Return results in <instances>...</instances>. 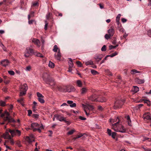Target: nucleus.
I'll return each mask as SVG.
<instances>
[{
    "mask_svg": "<svg viewBox=\"0 0 151 151\" xmlns=\"http://www.w3.org/2000/svg\"><path fill=\"white\" fill-rule=\"evenodd\" d=\"M110 122H116L114 124L111 123V124L112 126V129L116 132H119L122 133H124L126 132L125 128L121 124L119 123V119L117 118L116 120L113 119L110 120Z\"/></svg>",
    "mask_w": 151,
    "mask_h": 151,
    "instance_id": "obj_1",
    "label": "nucleus"
},
{
    "mask_svg": "<svg viewBox=\"0 0 151 151\" xmlns=\"http://www.w3.org/2000/svg\"><path fill=\"white\" fill-rule=\"evenodd\" d=\"M1 116L3 118L4 122L8 121V122H15V121L12 118L10 114L6 111H5L3 114H1Z\"/></svg>",
    "mask_w": 151,
    "mask_h": 151,
    "instance_id": "obj_2",
    "label": "nucleus"
},
{
    "mask_svg": "<svg viewBox=\"0 0 151 151\" xmlns=\"http://www.w3.org/2000/svg\"><path fill=\"white\" fill-rule=\"evenodd\" d=\"M9 132L10 133L12 137L16 136H20L21 134V132L17 129H9Z\"/></svg>",
    "mask_w": 151,
    "mask_h": 151,
    "instance_id": "obj_3",
    "label": "nucleus"
},
{
    "mask_svg": "<svg viewBox=\"0 0 151 151\" xmlns=\"http://www.w3.org/2000/svg\"><path fill=\"white\" fill-rule=\"evenodd\" d=\"M31 127L32 129H33V131L35 132L37 130V129L38 128H44L43 126L42 125H40L37 123H33L31 124Z\"/></svg>",
    "mask_w": 151,
    "mask_h": 151,
    "instance_id": "obj_4",
    "label": "nucleus"
},
{
    "mask_svg": "<svg viewBox=\"0 0 151 151\" xmlns=\"http://www.w3.org/2000/svg\"><path fill=\"white\" fill-rule=\"evenodd\" d=\"M125 101L123 99L122 100H118L115 102L114 106L116 108H120L124 104Z\"/></svg>",
    "mask_w": 151,
    "mask_h": 151,
    "instance_id": "obj_5",
    "label": "nucleus"
},
{
    "mask_svg": "<svg viewBox=\"0 0 151 151\" xmlns=\"http://www.w3.org/2000/svg\"><path fill=\"white\" fill-rule=\"evenodd\" d=\"M33 50L30 47H27L26 48L24 54V56L26 58H27L29 57L31 54L33 53Z\"/></svg>",
    "mask_w": 151,
    "mask_h": 151,
    "instance_id": "obj_6",
    "label": "nucleus"
},
{
    "mask_svg": "<svg viewBox=\"0 0 151 151\" xmlns=\"http://www.w3.org/2000/svg\"><path fill=\"white\" fill-rule=\"evenodd\" d=\"M37 96L39 101L41 103H44L45 101L44 99V96L40 93L37 92Z\"/></svg>",
    "mask_w": 151,
    "mask_h": 151,
    "instance_id": "obj_7",
    "label": "nucleus"
},
{
    "mask_svg": "<svg viewBox=\"0 0 151 151\" xmlns=\"http://www.w3.org/2000/svg\"><path fill=\"white\" fill-rule=\"evenodd\" d=\"M24 91H22V90H21L20 91V92L19 94V96H23L25 95L26 93V91H27L28 87L27 86V85L26 83L24 84Z\"/></svg>",
    "mask_w": 151,
    "mask_h": 151,
    "instance_id": "obj_8",
    "label": "nucleus"
},
{
    "mask_svg": "<svg viewBox=\"0 0 151 151\" xmlns=\"http://www.w3.org/2000/svg\"><path fill=\"white\" fill-rule=\"evenodd\" d=\"M9 132V129L6 130V132L3 134V137L4 139H11L12 138L11 135H10Z\"/></svg>",
    "mask_w": 151,
    "mask_h": 151,
    "instance_id": "obj_9",
    "label": "nucleus"
},
{
    "mask_svg": "<svg viewBox=\"0 0 151 151\" xmlns=\"http://www.w3.org/2000/svg\"><path fill=\"white\" fill-rule=\"evenodd\" d=\"M43 80L46 82V83H48L49 81V75L47 73H44L42 76Z\"/></svg>",
    "mask_w": 151,
    "mask_h": 151,
    "instance_id": "obj_10",
    "label": "nucleus"
},
{
    "mask_svg": "<svg viewBox=\"0 0 151 151\" xmlns=\"http://www.w3.org/2000/svg\"><path fill=\"white\" fill-rule=\"evenodd\" d=\"M0 63L3 66L6 67L9 65L10 62L8 60L4 59L1 60Z\"/></svg>",
    "mask_w": 151,
    "mask_h": 151,
    "instance_id": "obj_11",
    "label": "nucleus"
},
{
    "mask_svg": "<svg viewBox=\"0 0 151 151\" xmlns=\"http://www.w3.org/2000/svg\"><path fill=\"white\" fill-rule=\"evenodd\" d=\"M107 132L109 136H111L113 139L115 138L116 134V132H112L111 130L109 129H107Z\"/></svg>",
    "mask_w": 151,
    "mask_h": 151,
    "instance_id": "obj_12",
    "label": "nucleus"
},
{
    "mask_svg": "<svg viewBox=\"0 0 151 151\" xmlns=\"http://www.w3.org/2000/svg\"><path fill=\"white\" fill-rule=\"evenodd\" d=\"M143 118L144 119L151 120V115L150 113L147 112L145 113L143 115Z\"/></svg>",
    "mask_w": 151,
    "mask_h": 151,
    "instance_id": "obj_13",
    "label": "nucleus"
},
{
    "mask_svg": "<svg viewBox=\"0 0 151 151\" xmlns=\"http://www.w3.org/2000/svg\"><path fill=\"white\" fill-rule=\"evenodd\" d=\"M26 139L29 143L34 141V136L32 134H31L29 136L27 137Z\"/></svg>",
    "mask_w": 151,
    "mask_h": 151,
    "instance_id": "obj_14",
    "label": "nucleus"
},
{
    "mask_svg": "<svg viewBox=\"0 0 151 151\" xmlns=\"http://www.w3.org/2000/svg\"><path fill=\"white\" fill-rule=\"evenodd\" d=\"M32 42L36 45L38 47H40V43L39 40L36 38H33L32 40Z\"/></svg>",
    "mask_w": 151,
    "mask_h": 151,
    "instance_id": "obj_15",
    "label": "nucleus"
},
{
    "mask_svg": "<svg viewBox=\"0 0 151 151\" xmlns=\"http://www.w3.org/2000/svg\"><path fill=\"white\" fill-rule=\"evenodd\" d=\"M98 98L97 95L93 94L89 98V99L92 101H97Z\"/></svg>",
    "mask_w": 151,
    "mask_h": 151,
    "instance_id": "obj_16",
    "label": "nucleus"
},
{
    "mask_svg": "<svg viewBox=\"0 0 151 151\" xmlns=\"http://www.w3.org/2000/svg\"><path fill=\"white\" fill-rule=\"evenodd\" d=\"M55 57L57 60H60L61 58V55L60 52V49H58L57 53H55L54 55Z\"/></svg>",
    "mask_w": 151,
    "mask_h": 151,
    "instance_id": "obj_17",
    "label": "nucleus"
},
{
    "mask_svg": "<svg viewBox=\"0 0 151 151\" xmlns=\"http://www.w3.org/2000/svg\"><path fill=\"white\" fill-rule=\"evenodd\" d=\"M88 90V89L87 87H83L80 90L81 94L82 95H84L87 92Z\"/></svg>",
    "mask_w": 151,
    "mask_h": 151,
    "instance_id": "obj_18",
    "label": "nucleus"
},
{
    "mask_svg": "<svg viewBox=\"0 0 151 151\" xmlns=\"http://www.w3.org/2000/svg\"><path fill=\"white\" fill-rule=\"evenodd\" d=\"M55 117L58 120L60 121H63L65 120V118L63 116L60 115H55Z\"/></svg>",
    "mask_w": 151,
    "mask_h": 151,
    "instance_id": "obj_19",
    "label": "nucleus"
},
{
    "mask_svg": "<svg viewBox=\"0 0 151 151\" xmlns=\"http://www.w3.org/2000/svg\"><path fill=\"white\" fill-rule=\"evenodd\" d=\"M102 55L101 54H96L94 57V58L98 61H99L102 58Z\"/></svg>",
    "mask_w": 151,
    "mask_h": 151,
    "instance_id": "obj_20",
    "label": "nucleus"
},
{
    "mask_svg": "<svg viewBox=\"0 0 151 151\" xmlns=\"http://www.w3.org/2000/svg\"><path fill=\"white\" fill-rule=\"evenodd\" d=\"M107 31L108 34L112 37L114 35L115 32L113 28L108 29Z\"/></svg>",
    "mask_w": 151,
    "mask_h": 151,
    "instance_id": "obj_21",
    "label": "nucleus"
},
{
    "mask_svg": "<svg viewBox=\"0 0 151 151\" xmlns=\"http://www.w3.org/2000/svg\"><path fill=\"white\" fill-rule=\"evenodd\" d=\"M68 88V87H65V88H66L67 89L66 90H64L63 91L65 92H70L71 91H75V89L74 87H70V90H69L68 89H67V88Z\"/></svg>",
    "mask_w": 151,
    "mask_h": 151,
    "instance_id": "obj_22",
    "label": "nucleus"
},
{
    "mask_svg": "<svg viewBox=\"0 0 151 151\" xmlns=\"http://www.w3.org/2000/svg\"><path fill=\"white\" fill-rule=\"evenodd\" d=\"M106 101V99L104 97H99L98 99V101L100 102H104Z\"/></svg>",
    "mask_w": 151,
    "mask_h": 151,
    "instance_id": "obj_23",
    "label": "nucleus"
},
{
    "mask_svg": "<svg viewBox=\"0 0 151 151\" xmlns=\"http://www.w3.org/2000/svg\"><path fill=\"white\" fill-rule=\"evenodd\" d=\"M76 85L77 86L79 87H82L83 83L80 80H77L76 81Z\"/></svg>",
    "mask_w": 151,
    "mask_h": 151,
    "instance_id": "obj_24",
    "label": "nucleus"
},
{
    "mask_svg": "<svg viewBox=\"0 0 151 151\" xmlns=\"http://www.w3.org/2000/svg\"><path fill=\"white\" fill-rule=\"evenodd\" d=\"M136 81L137 83L139 84H141L144 83L145 80L144 79H141L137 78L136 79Z\"/></svg>",
    "mask_w": 151,
    "mask_h": 151,
    "instance_id": "obj_25",
    "label": "nucleus"
},
{
    "mask_svg": "<svg viewBox=\"0 0 151 151\" xmlns=\"http://www.w3.org/2000/svg\"><path fill=\"white\" fill-rule=\"evenodd\" d=\"M69 61L68 62V65L69 66V67L70 68H72L73 67V64L72 62V60L71 58H69Z\"/></svg>",
    "mask_w": 151,
    "mask_h": 151,
    "instance_id": "obj_26",
    "label": "nucleus"
},
{
    "mask_svg": "<svg viewBox=\"0 0 151 151\" xmlns=\"http://www.w3.org/2000/svg\"><path fill=\"white\" fill-rule=\"evenodd\" d=\"M121 16V14H119L116 17V22L118 25L119 24V20Z\"/></svg>",
    "mask_w": 151,
    "mask_h": 151,
    "instance_id": "obj_27",
    "label": "nucleus"
},
{
    "mask_svg": "<svg viewBox=\"0 0 151 151\" xmlns=\"http://www.w3.org/2000/svg\"><path fill=\"white\" fill-rule=\"evenodd\" d=\"M132 90L134 93H136L139 91V88L137 86H134L132 89Z\"/></svg>",
    "mask_w": 151,
    "mask_h": 151,
    "instance_id": "obj_28",
    "label": "nucleus"
},
{
    "mask_svg": "<svg viewBox=\"0 0 151 151\" xmlns=\"http://www.w3.org/2000/svg\"><path fill=\"white\" fill-rule=\"evenodd\" d=\"M144 101V103L147 104L148 106H150L151 105V102L149 100L143 99L142 100Z\"/></svg>",
    "mask_w": 151,
    "mask_h": 151,
    "instance_id": "obj_29",
    "label": "nucleus"
},
{
    "mask_svg": "<svg viewBox=\"0 0 151 151\" xmlns=\"http://www.w3.org/2000/svg\"><path fill=\"white\" fill-rule=\"evenodd\" d=\"M23 101L24 99L22 98H21L17 100V102L20 103L23 106H24Z\"/></svg>",
    "mask_w": 151,
    "mask_h": 151,
    "instance_id": "obj_30",
    "label": "nucleus"
},
{
    "mask_svg": "<svg viewBox=\"0 0 151 151\" xmlns=\"http://www.w3.org/2000/svg\"><path fill=\"white\" fill-rule=\"evenodd\" d=\"M127 122H128V124L129 126H132V124H131V121L130 120V118L129 116H128L126 117Z\"/></svg>",
    "mask_w": 151,
    "mask_h": 151,
    "instance_id": "obj_31",
    "label": "nucleus"
},
{
    "mask_svg": "<svg viewBox=\"0 0 151 151\" xmlns=\"http://www.w3.org/2000/svg\"><path fill=\"white\" fill-rule=\"evenodd\" d=\"M47 83L48 84L51 86H53L55 84V83L53 80H52L50 81H49Z\"/></svg>",
    "mask_w": 151,
    "mask_h": 151,
    "instance_id": "obj_32",
    "label": "nucleus"
},
{
    "mask_svg": "<svg viewBox=\"0 0 151 151\" xmlns=\"http://www.w3.org/2000/svg\"><path fill=\"white\" fill-rule=\"evenodd\" d=\"M85 64L86 65L93 64V62L92 60H90L85 62Z\"/></svg>",
    "mask_w": 151,
    "mask_h": 151,
    "instance_id": "obj_33",
    "label": "nucleus"
},
{
    "mask_svg": "<svg viewBox=\"0 0 151 151\" xmlns=\"http://www.w3.org/2000/svg\"><path fill=\"white\" fill-rule=\"evenodd\" d=\"M48 66L49 67L52 68L54 67L55 64L54 63L51 62L50 61L49 62V63L48 64Z\"/></svg>",
    "mask_w": 151,
    "mask_h": 151,
    "instance_id": "obj_34",
    "label": "nucleus"
},
{
    "mask_svg": "<svg viewBox=\"0 0 151 151\" xmlns=\"http://www.w3.org/2000/svg\"><path fill=\"white\" fill-rule=\"evenodd\" d=\"M58 49H58L57 45H55L53 47V48L52 50L54 52H56L58 51Z\"/></svg>",
    "mask_w": 151,
    "mask_h": 151,
    "instance_id": "obj_35",
    "label": "nucleus"
},
{
    "mask_svg": "<svg viewBox=\"0 0 151 151\" xmlns=\"http://www.w3.org/2000/svg\"><path fill=\"white\" fill-rule=\"evenodd\" d=\"M118 54V53L116 52H115L114 53L109 55H107V56H109L111 57H113L117 55Z\"/></svg>",
    "mask_w": 151,
    "mask_h": 151,
    "instance_id": "obj_36",
    "label": "nucleus"
},
{
    "mask_svg": "<svg viewBox=\"0 0 151 151\" xmlns=\"http://www.w3.org/2000/svg\"><path fill=\"white\" fill-rule=\"evenodd\" d=\"M139 72L136 70L135 69H133L131 70V73L132 74H134L136 73H139Z\"/></svg>",
    "mask_w": 151,
    "mask_h": 151,
    "instance_id": "obj_37",
    "label": "nucleus"
},
{
    "mask_svg": "<svg viewBox=\"0 0 151 151\" xmlns=\"http://www.w3.org/2000/svg\"><path fill=\"white\" fill-rule=\"evenodd\" d=\"M110 35H109L106 34L105 35V38L106 40H108L111 37Z\"/></svg>",
    "mask_w": 151,
    "mask_h": 151,
    "instance_id": "obj_38",
    "label": "nucleus"
},
{
    "mask_svg": "<svg viewBox=\"0 0 151 151\" xmlns=\"http://www.w3.org/2000/svg\"><path fill=\"white\" fill-rule=\"evenodd\" d=\"M6 103L5 102L2 101H0V105L1 106H4Z\"/></svg>",
    "mask_w": 151,
    "mask_h": 151,
    "instance_id": "obj_39",
    "label": "nucleus"
},
{
    "mask_svg": "<svg viewBox=\"0 0 151 151\" xmlns=\"http://www.w3.org/2000/svg\"><path fill=\"white\" fill-rule=\"evenodd\" d=\"M87 108H88V110H92L93 109V106L91 105H88L87 106Z\"/></svg>",
    "mask_w": 151,
    "mask_h": 151,
    "instance_id": "obj_40",
    "label": "nucleus"
},
{
    "mask_svg": "<svg viewBox=\"0 0 151 151\" xmlns=\"http://www.w3.org/2000/svg\"><path fill=\"white\" fill-rule=\"evenodd\" d=\"M24 84L22 85H20L19 87V91H20L21 90H22V91H24Z\"/></svg>",
    "mask_w": 151,
    "mask_h": 151,
    "instance_id": "obj_41",
    "label": "nucleus"
},
{
    "mask_svg": "<svg viewBox=\"0 0 151 151\" xmlns=\"http://www.w3.org/2000/svg\"><path fill=\"white\" fill-rule=\"evenodd\" d=\"M32 117L35 119H37L39 117V115L37 114H33L32 115Z\"/></svg>",
    "mask_w": 151,
    "mask_h": 151,
    "instance_id": "obj_42",
    "label": "nucleus"
},
{
    "mask_svg": "<svg viewBox=\"0 0 151 151\" xmlns=\"http://www.w3.org/2000/svg\"><path fill=\"white\" fill-rule=\"evenodd\" d=\"M91 73L94 75H96L98 73V72L97 71L93 70H91Z\"/></svg>",
    "mask_w": 151,
    "mask_h": 151,
    "instance_id": "obj_43",
    "label": "nucleus"
},
{
    "mask_svg": "<svg viewBox=\"0 0 151 151\" xmlns=\"http://www.w3.org/2000/svg\"><path fill=\"white\" fill-rule=\"evenodd\" d=\"M8 73L11 75H14L15 73L14 71L12 70H10L8 71Z\"/></svg>",
    "mask_w": 151,
    "mask_h": 151,
    "instance_id": "obj_44",
    "label": "nucleus"
},
{
    "mask_svg": "<svg viewBox=\"0 0 151 151\" xmlns=\"http://www.w3.org/2000/svg\"><path fill=\"white\" fill-rule=\"evenodd\" d=\"M75 130L74 129H72L68 132V135H71L73 134Z\"/></svg>",
    "mask_w": 151,
    "mask_h": 151,
    "instance_id": "obj_45",
    "label": "nucleus"
},
{
    "mask_svg": "<svg viewBox=\"0 0 151 151\" xmlns=\"http://www.w3.org/2000/svg\"><path fill=\"white\" fill-rule=\"evenodd\" d=\"M76 64L78 66L81 67L82 66V63L81 62L79 61H78L76 62Z\"/></svg>",
    "mask_w": 151,
    "mask_h": 151,
    "instance_id": "obj_46",
    "label": "nucleus"
},
{
    "mask_svg": "<svg viewBox=\"0 0 151 151\" xmlns=\"http://www.w3.org/2000/svg\"><path fill=\"white\" fill-rule=\"evenodd\" d=\"M31 69V67L30 66H28L26 68L25 70L27 71H29Z\"/></svg>",
    "mask_w": 151,
    "mask_h": 151,
    "instance_id": "obj_47",
    "label": "nucleus"
},
{
    "mask_svg": "<svg viewBox=\"0 0 151 151\" xmlns=\"http://www.w3.org/2000/svg\"><path fill=\"white\" fill-rule=\"evenodd\" d=\"M118 45H116V46H114L112 45H111L109 46V49L110 50H111L112 49L115 48Z\"/></svg>",
    "mask_w": 151,
    "mask_h": 151,
    "instance_id": "obj_48",
    "label": "nucleus"
},
{
    "mask_svg": "<svg viewBox=\"0 0 151 151\" xmlns=\"http://www.w3.org/2000/svg\"><path fill=\"white\" fill-rule=\"evenodd\" d=\"M101 50L102 51H105L106 50V46L105 45H103L101 49Z\"/></svg>",
    "mask_w": 151,
    "mask_h": 151,
    "instance_id": "obj_49",
    "label": "nucleus"
},
{
    "mask_svg": "<svg viewBox=\"0 0 151 151\" xmlns=\"http://www.w3.org/2000/svg\"><path fill=\"white\" fill-rule=\"evenodd\" d=\"M51 14L50 13V12H48L47 14L46 15V18L48 19L50 17V16H51Z\"/></svg>",
    "mask_w": 151,
    "mask_h": 151,
    "instance_id": "obj_50",
    "label": "nucleus"
},
{
    "mask_svg": "<svg viewBox=\"0 0 151 151\" xmlns=\"http://www.w3.org/2000/svg\"><path fill=\"white\" fill-rule=\"evenodd\" d=\"M70 106L71 107H75L76 106V104L75 103H73L71 104L70 105Z\"/></svg>",
    "mask_w": 151,
    "mask_h": 151,
    "instance_id": "obj_51",
    "label": "nucleus"
},
{
    "mask_svg": "<svg viewBox=\"0 0 151 151\" xmlns=\"http://www.w3.org/2000/svg\"><path fill=\"white\" fill-rule=\"evenodd\" d=\"M45 27H44V29L45 30H46L47 29V27L48 23H47V22L46 21H45Z\"/></svg>",
    "mask_w": 151,
    "mask_h": 151,
    "instance_id": "obj_52",
    "label": "nucleus"
},
{
    "mask_svg": "<svg viewBox=\"0 0 151 151\" xmlns=\"http://www.w3.org/2000/svg\"><path fill=\"white\" fill-rule=\"evenodd\" d=\"M34 12H32L31 13V14H30V15L29 14L28 15V19H29V20L30 18V17H31V16H32V15H33V14H34Z\"/></svg>",
    "mask_w": 151,
    "mask_h": 151,
    "instance_id": "obj_53",
    "label": "nucleus"
},
{
    "mask_svg": "<svg viewBox=\"0 0 151 151\" xmlns=\"http://www.w3.org/2000/svg\"><path fill=\"white\" fill-rule=\"evenodd\" d=\"M143 148L144 150V151H151V149L150 148H146L143 147Z\"/></svg>",
    "mask_w": 151,
    "mask_h": 151,
    "instance_id": "obj_54",
    "label": "nucleus"
},
{
    "mask_svg": "<svg viewBox=\"0 0 151 151\" xmlns=\"http://www.w3.org/2000/svg\"><path fill=\"white\" fill-rule=\"evenodd\" d=\"M28 115L29 116H30L31 114H32V111L30 110H28Z\"/></svg>",
    "mask_w": 151,
    "mask_h": 151,
    "instance_id": "obj_55",
    "label": "nucleus"
},
{
    "mask_svg": "<svg viewBox=\"0 0 151 151\" xmlns=\"http://www.w3.org/2000/svg\"><path fill=\"white\" fill-rule=\"evenodd\" d=\"M7 88L6 87H4L2 88V90L3 91L5 92H6L7 91Z\"/></svg>",
    "mask_w": 151,
    "mask_h": 151,
    "instance_id": "obj_56",
    "label": "nucleus"
},
{
    "mask_svg": "<svg viewBox=\"0 0 151 151\" xmlns=\"http://www.w3.org/2000/svg\"><path fill=\"white\" fill-rule=\"evenodd\" d=\"M84 110L85 112L86 115L87 116H88L89 114V113L88 112V110H86V109H84Z\"/></svg>",
    "mask_w": 151,
    "mask_h": 151,
    "instance_id": "obj_57",
    "label": "nucleus"
},
{
    "mask_svg": "<svg viewBox=\"0 0 151 151\" xmlns=\"http://www.w3.org/2000/svg\"><path fill=\"white\" fill-rule=\"evenodd\" d=\"M79 118L80 119L83 120H85L86 119V118L83 117L81 116H80L79 117Z\"/></svg>",
    "mask_w": 151,
    "mask_h": 151,
    "instance_id": "obj_58",
    "label": "nucleus"
},
{
    "mask_svg": "<svg viewBox=\"0 0 151 151\" xmlns=\"http://www.w3.org/2000/svg\"><path fill=\"white\" fill-rule=\"evenodd\" d=\"M13 106L12 105H11L9 107V110L10 111H11L12 109H13Z\"/></svg>",
    "mask_w": 151,
    "mask_h": 151,
    "instance_id": "obj_59",
    "label": "nucleus"
},
{
    "mask_svg": "<svg viewBox=\"0 0 151 151\" xmlns=\"http://www.w3.org/2000/svg\"><path fill=\"white\" fill-rule=\"evenodd\" d=\"M33 104H34V106H33V108H35L37 104V103L36 102L34 101L33 102Z\"/></svg>",
    "mask_w": 151,
    "mask_h": 151,
    "instance_id": "obj_60",
    "label": "nucleus"
},
{
    "mask_svg": "<svg viewBox=\"0 0 151 151\" xmlns=\"http://www.w3.org/2000/svg\"><path fill=\"white\" fill-rule=\"evenodd\" d=\"M38 4V3L37 2H33L32 3V5L33 6H36Z\"/></svg>",
    "mask_w": 151,
    "mask_h": 151,
    "instance_id": "obj_61",
    "label": "nucleus"
},
{
    "mask_svg": "<svg viewBox=\"0 0 151 151\" xmlns=\"http://www.w3.org/2000/svg\"><path fill=\"white\" fill-rule=\"evenodd\" d=\"M37 56L38 57L42 58L43 57V56L40 53H38L37 54Z\"/></svg>",
    "mask_w": 151,
    "mask_h": 151,
    "instance_id": "obj_62",
    "label": "nucleus"
},
{
    "mask_svg": "<svg viewBox=\"0 0 151 151\" xmlns=\"http://www.w3.org/2000/svg\"><path fill=\"white\" fill-rule=\"evenodd\" d=\"M127 19L125 18H123L122 19V21L123 23H125L127 21Z\"/></svg>",
    "mask_w": 151,
    "mask_h": 151,
    "instance_id": "obj_63",
    "label": "nucleus"
},
{
    "mask_svg": "<svg viewBox=\"0 0 151 151\" xmlns=\"http://www.w3.org/2000/svg\"><path fill=\"white\" fill-rule=\"evenodd\" d=\"M10 140V143H11V145H13L14 144V141L12 139V138L11 139H9Z\"/></svg>",
    "mask_w": 151,
    "mask_h": 151,
    "instance_id": "obj_64",
    "label": "nucleus"
}]
</instances>
